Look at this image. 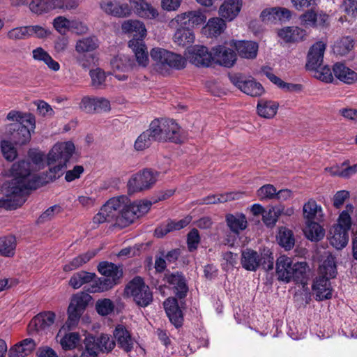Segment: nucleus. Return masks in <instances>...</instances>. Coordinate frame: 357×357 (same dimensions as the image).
<instances>
[{"label":"nucleus","instance_id":"obj_1","mask_svg":"<svg viewBox=\"0 0 357 357\" xmlns=\"http://www.w3.org/2000/svg\"><path fill=\"white\" fill-rule=\"evenodd\" d=\"M29 166L26 162L13 165L10 172L13 179L8 190L10 195L7 199H0V208L16 209L25 202L29 190H35L39 185L40 181L30 174Z\"/></svg>","mask_w":357,"mask_h":357},{"label":"nucleus","instance_id":"obj_7","mask_svg":"<svg viewBox=\"0 0 357 357\" xmlns=\"http://www.w3.org/2000/svg\"><path fill=\"white\" fill-rule=\"evenodd\" d=\"M125 294L139 307H145L153 301V293L142 278L135 277L125 288Z\"/></svg>","mask_w":357,"mask_h":357},{"label":"nucleus","instance_id":"obj_61","mask_svg":"<svg viewBox=\"0 0 357 357\" xmlns=\"http://www.w3.org/2000/svg\"><path fill=\"white\" fill-rule=\"evenodd\" d=\"M70 20L64 16H57L52 22L53 27L61 35H64L69 31Z\"/></svg>","mask_w":357,"mask_h":357},{"label":"nucleus","instance_id":"obj_48","mask_svg":"<svg viewBox=\"0 0 357 357\" xmlns=\"http://www.w3.org/2000/svg\"><path fill=\"white\" fill-rule=\"evenodd\" d=\"M16 248V239L14 236L8 235L0 237V255L4 257H13Z\"/></svg>","mask_w":357,"mask_h":357},{"label":"nucleus","instance_id":"obj_17","mask_svg":"<svg viewBox=\"0 0 357 357\" xmlns=\"http://www.w3.org/2000/svg\"><path fill=\"white\" fill-rule=\"evenodd\" d=\"M213 61L220 65L230 68L236 60V53L230 48L224 45H218L212 49Z\"/></svg>","mask_w":357,"mask_h":357},{"label":"nucleus","instance_id":"obj_18","mask_svg":"<svg viewBox=\"0 0 357 357\" xmlns=\"http://www.w3.org/2000/svg\"><path fill=\"white\" fill-rule=\"evenodd\" d=\"M163 142L169 141L176 144L181 142V127L172 119H162Z\"/></svg>","mask_w":357,"mask_h":357},{"label":"nucleus","instance_id":"obj_16","mask_svg":"<svg viewBox=\"0 0 357 357\" xmlns=\"http://www.w3.org/2000/svg\"><path fill=\"white\" fill-rule=\"evenodd\" d=\"M326 47L322 41H318L312 45L307 56L306 67L308 70H317L321 67Z\"/></svg>","mask_w":357,"mask_h":357},{"label":"nucleus","instance_id":"obj_11","mask_svg":"<svg viewBox=\"0 0 357 357\" xmlns=\"http://www.w3.org/2000/svg\"><path fill=\"white\" fill-rule=\"evenodd\" d=\"M158 176L157 171L150 169H144L133 174L128 181V192L134 193L149 190L156 183Z\"/></svg>","mask_w":357,"mask_h":357},{"label":"nucleus","instance_id":"obj_36","mask_svg":"<svg viewBox=\"0 0 357 357\" xmlns=\"http://www.w3.org/2000/svg\"><path fill=\"white\" fill-rule=\"evenodd\" d=\"M278 107L277 102L260 99L257 106V113L261 117L271 119L277 114Z\"/></svg>","mask_w":357,"mask_h":357},{"label":"nucleus","instance_id":"obj_51","mask_svg":"<svg viewBox=\"0 0 357 357\" xmlns=\"http://www.w3.org/2000/svg\"><path fill=\"white\" fill-rule=\"evenodd\" d=\"M95 255L96 252L91 251L79 255V256L74 257L68 264H66L63 266V271L68 272L75 270L87 263Z\"/></svg>","mask_w":357,"mask_h":357},{"label":"nucleus","instance_id":"obj_44","mask_svg":"<svg viewBox=\"0 0 357 357\" xmlns=\"http://www.w3.org/2000/svg\"><path fill=\"white\" fill-rule=\"evenodd\" d=\"M99 47V40L96 36L84 37L77 41L75 50L79 53L92 52Z\"/></svg>","mask_w":357,"mask_h":357},{"label":"nucleus","instance_id":"obj_42","mask_svg":"<svg viewBox=\"0 0 357 357\" xmlns=\"http://www.w3.org/2000/svg\"><path fill=\"white\" fill-rule=\"evenodd\" d=\"M303 231L306 238L312 241H319L325 235L324 229L315 221L306 222Z\"/></svg>","mask_w":357,"mask_h":357},{"label":"nucleus","instance_id":"obj_15","mask_svg":"<svg viewBox=\"0 0 357 357\" xmlns=\"http://www.w3.org/2000/svg\"><path fill=\"white\" fill-rule=\"evenodd\" d=\"M190 61L196 66H209L213 61V52L204 46H194L188 50Z\"/></svg>","mask_w":357,"mask_h":357},{"label":"nucleus","instance_id":"obj_49","mask_svg":"<svg viewBox=\"0 0 357 357\" xmlns=\"http://www.w3.org/2000/svg\"><path fill=\"white\" fill-rule=\"evenodd\" d=\"M354 45V39L350 36H345L335 43L333 50L335 54L344 56L352 50Z\"/></svg>","mask_w":357,"mask_h":357},{"label":"nucleus","instance_id":"obj_19","mask_svg":"<svg viewBox=\"0 0 357 357\" xmlns=\"http://www.w3.org/2000/svg\"><path fill=\"white\" fill-rule=\"evenodd\" d=\"M114 337L117 342L118 347L128 353L133 349L135 340L132 337L130 332L123 325L116 326L114 333Z\"/></svg>","mask_w":357,"mask_h":357},{"label":"nucleus","instance_id":"obj_20","mask_svg":"<svg viewBox=\"0 0 357 357\" xmlns=\"http://www.w3.org/2000/svg\"><path fill=\"white\" fill-rule=\"evenodd\" d=\"M164 307L171 323L176 328L181 326L183 321V317L177 300L174 298H167L164 302Z\"/></svg>","mask_w":357,"mask_h":357},{"label":"nucleus","instance_id":"obj_37","mask_svg":"<svg viewBox=\"0 0 357 357\" xmlns=\"http://www.w3.org/2000/svg\"><path fill=\"white\" fill-rule=\"evenodd\" d=\"M325 171L332 176L349 178L357 174V163L352 166H349L347 162H344L341 165H335L331 167H326Z\"/></svg>","mask_w":357,"mask_h":357},{"label":"nucleus","instance_id":"obj_43","mask_svg":"<svg viewBox=\"0 0 357 357\" xmlns=\"http://www.w3.org/2000/svg\"><path fill=\"white\" fill-rule=\"evenodd\" d=\"M96 274L92 273H89L86 271H79L75 273L70 279L69 284L73 289H79L83 284H87L89 282L93 283V282L96 280Z\"/></svg>","mask_w":357,"mask_h":357},{"label":"nucleus","instance_id":"obj_30","mask_svg":"<svg viewBox=\"0 0 357 357\" xmlns=\"http://www.w3.org/2000/svg\"><path fill=\"white\" fill-rule=\"evenodd\" d=\"M226 222L230 231L237 236L240 232L245 230L248 226L245 215L243 213H236L226 215Z\"/></svg>","mask_w":357,"mask_h":357},{"label":"nucleus","instance_id":"obj_33","mask_svg":"<svg viewBox=\"0 0 357 357\" xmlns=\"http://www.w3.org/2000/svg\"><path fill=\"white\" fill-rule=\"evenodd\" d=\"M278 35L287 43H294L303 40L306 31L298 26H287L280 29Z\"/></svg>","mask_w":357,"mask_h":357},{"label":"nucleus","instance_id":"obj_29","mask_svg":"<svg viewBox=\"0 0 357 357\" xmlns=\"http://www.w3.org/2000/svg\"><path fill=\"white\" fill-rule=\"evenodd\" d=\"M335 77L347 84H351L357 81V73L342 63H336L333 66Z\"/></svg>","mask_w":357,"mask_h":357},{"label":"nucleus","instance_id":"obj_25","mask_svg":"<svg viewBox=\"0 0 357 357\" xmlns=\"http://www.w3.org/2000/svg\"><path fill=\"white\" fill-rule=\"evenodd\" d=\"M55 319V314L52 312L40 313L35 316L29 324L30 331H40L52 326Z\"/></svg>","mask_w":357,"mask_h":357},{"label":"nucleus","instance_id":"obj_41","mask_svg":"<svg viewBox=\"0 0 357 357\" xmlns=\"http://www.w3.org/2000/svg\"><path fill=\"white\" fill-rule=\"evenodd\" d=\"M174 35V41L179 46H186L194 42L195 35L193 32L185 27H177Z\"/></svg>","mask_w":357,"mask_h":357},{"label":"nucleus","instance_id":"obj_63","mask_svg":"<svg viewBox=\"0 0 357 357\" xmlns=\"http://www.w3.org/2000/svg\"><path fill=\"white\" fill-rule=\"evenodd\" d=\"M1 149L6 160L13 161L16 158L17 151L10 142L6 140L2 141L1 143Z\"/></svg>","mask_w":357,"mask_h":357},{"label":"nucleus","instance_id":"obj_21","mask_svg":"<svg viewBox=\"0 0 357 357\" xmlns=\"http://www.w3.org/2000/svg\"><path fill=\"white\" fill-rule=\"evenodd\" d=\"M10 138L15 144L23 145L31 139V130L20 123H10L8 128Z\"/></svg>","mask_w":357,"mask_h":357},{"label":"nucleus","instance_id":"obj_23","mask_svg":"<svg viewBox=\"0 0 357 357\" xmlns=\"http://www.w3.org/2000/svg\"><path fill=\"white\" fill-rule=\"evenodd\" d=\"M192 218L187 216L178 221L168 220L166 223L162 224L155 229V236L158 238H162L168 233L180 230L185 227L191 222Z\"/></svg>","mask_w":357,"mask_h":357},{"label":"nucleus","instance_id":"obj_45","mask_svg":"<svg viewBox=\"0 0 357 357\" xmlns=\"http://www.w3.org/2000/svg\"><path fill=\"white\" fill-rule=\"evenodd\" d=\"M54 0H31L30 10L36 15H43L55 9Z\"/></svg>","mask_w":357,"mask_h":357},{"label":"nucleus","instance_id":"obj_9","mask_svg":"<svg viewBox=\"0 0 357 357\" xmlns=\"http://www.w3.org/2000/svg\"><path fill=\"white\" fill-rule=\"evenodd\" d=\"M128 201L126 196L114 197L109 199L100 208L93 218V223L101 224L105 222H117L121 210L125 206V202Z\"/></svg>","mask_w":357,"mask_h":357},{"label":"nucleus","instance_id":"obj_50","mask_svg":"<svg viewBox=\"0 0 357 357\" xmlns=\"http://www.w3.org/2000/svg\"><path fill=\"white\" fill-rule=\"evenodd\" d=\"M277 240L279 245L286 250H291L295 244V238L292 231L286 227L280 229Z\"/></svg>","mask_w":357,"mask_h":357},{"label":"nucleus","instance_id":"obj_27","mask_svg":"<svg viewBox=\"0 0 357 357\" xmlns=\"http://www.w3.org/2000/svg\"><path fill=\"white\" fill-rule=\"evenodd\" d=\"M312 290L316 294L317 301L329 299L332 296V289L328 278L325 276L316 278L312 284Z\"/></svg>","mask_w":357,"mask_h":357},{"label":"nucleus","instance_id":"obj_47","mask_svg":"<svg viewBox=\"0 0 357 357\" xmlns=\"http://www.w3.org/2000/svg\"><path fill=\"white\" fill-rule=\"evenodd\" d=\"M84 349L82 353L81 357H98V354L100 351L97 337L92 335L86 336L84 340Z\"/></svg>","mask_w":357,"mask_h":357},{"label":"nucleus","instance_id":"obj_13","mask_svg":"<svg viewBox=\"0 0 357 357\" xmlns=\"http://www.w3.org/2000/svg\"><path fill=\"white\" fill-rule=\"evenodd\" d=\"M206 15L201 10H192L177 15L169 22L171 29L185 27L190 29L195 26L201 25L205 22Z\"/></svg>","mask_w":357,"mask_h":357},{"label":"nucleus","instance_id":"obj_14","mask_svg":"<svg viewBox=\"0 0 357 357\" xmlns=\"http://www.w3.org/2000/svg\"><path fill=\"white\" fill-rule=\"evenodd\" d=\"M81 111L86 114L108 112L111 110L110 102L105 98L96 96H84L79 104Z\"/></svg>","mask_w":357,"mask_h":357},{"label":"nucleus","instance_id":"obj_60","mask_svg":"<svg viewBox=\"0 0 357 357\" xmlns=\"http://www.w3.org/2000/svg\"><path fill=\"white\" fill-rule=\"evenodd\" d=\"M154 141L146 130L140 134L135 142L134 147L137 151H143L149 148Z\"/></svg>","mask_w":357,"mask_h":357},{"label":"nucleus","instance_id":"obj_6","mask_svg":"<svg viewBox=\"0 0 357 357\" xmlns=\"http://www.w3.org/2000/svg\"><path fill=\"white\" fill-rule=\"evenodd\" d=\"M274 259L273 253L264 250L259 255L257 251L246 248L241 252V264L242 267L248 271H256L260 266L266 271L273 269Z\"/></svg>","mask_w":357,"mask_h":357},{"label":"nucleus","instance_id":"obj_28","mask_svg":"<svg viewBox=\"0 0 357 357\" xmlns=\"http://www.w3.org/2000/svg\"><path fill=\"white\" fill-rule=\"evenodd\" d=\"M28 155L29 158L31 159L33 165L31 162L28 160H21L16 162L15 164L20 163L21 162H26L29 164V169L30 172V174L31 176H36L40 181L39 185L36 188L37 189L43 184V181H41V178L38 176L37 174H36L34 172L43 167L45 161V154L40 151L31 149L29 151Z\"/></svg>","mask_w":357,"mask_h":357},{"label":"nucleus","instance_id":"obj_32","mask_svg":"<svg viewBox=\"0 0 357 357\" xmlns=\"http://www.w3.org/2000/svg\"><path fill=\"white\" fill-rule=\"evenodd\" d=\"M132 4L136 14L141 17L155 19L158 16L157 9L144 0H133Z\"/></svg>","mask_w":357,"mask_h":357},{"label":"nucleus","instance_id":"obj_52","mask_svg":"<svg viewBox=\"0 0 357 357\" xmlns=\"http://www.w3.org/2000/svg\"><path fill=\"white\" fill-rule=\"evenodd\" d=\"M263 73L264 75L267 77V78L273 84H276L278 86H279L281 89H285L287 91H294L296 90L298 85L297 84H292L286 83L284 81H282L280 78L275 75L271 71V68L268 67H265L262 69Z\"/></svg>","mask_w":357,"mask_h":357},{"label":"nucleus","instance_id":"obj_31","mask_svg":"<svg viewBox=\"0 0 357 357\" xmlns=\"http://www.w3.org/2000/svg\"><path fill=\"white\" fill-rule=\"evenodd\" d=\"M241 6V0H225L219 8V14L222 18L231 21L239 13Z\"/></svg>","mask_w":357,"mask_h":357},{"label":"nucleus","instance_id":"obj_57","mask_svg":"<svg viewBox=\"0 0 357 357\" xmlns=\"http://www.w3.org/2000/svg\"><path fill=\"white\" fill-rule=\"evenodd\" d=\"M153 202L148 200H137L130 203L137 218L146 214L151 208Z\"/></svg>","mask_w":357,"mask_h":357},{"label":"nucleus","instance_id":"obj_62","mask_svg":"<svg viewBox=\"0 0 357 357\" xmlns=\"http://www.w3.org/2000/svg\"><path fill=\"white\" fill-rule=\"evenodd\" d=\"M277 190L271 184H266L261 186L257 190V196L261 200L272 199L276 197Z\"/></svg>","mask_w":357,"mask_h":357},{"label":"nucleus","instance_id":"obj_10","mask_svg":"<svg viewBox=\"0 0 357 357\" xmlns=\"http://www.w3.org/2000/svg\"><path fill=\"white\" fill-rule=\"evenodd\" d=\"M150 55L160 68L169 67L175 70H181L185 67L187 63L185 58L181 55L160 47L153 48Z\"/></svg>","mask_w":357,"mask_h":357},{"label":"nucleus","instance_id":"obj_56","mask_svg":"<svg viewBox=\"0 0 357 357\" xmlns=\"http://www.w3.org/2000/svg\"><path fill=\"white\" fill-rule=\"evenodd\" d=\"M97 340L100 351L102 353H109L115 347V340L107 334H101Z\"/></svg>","mask_w":357,"mask_h":357},{"label":"nucleus","instance_id":"obj_54","mask_svg":"<svg viewBox=\"0 0 357 357\" xmlns=\"http://www.w3.org/2000/svg\"><path fill=\"white\" fill-rule=\"evenodd\" d=\"M79 340V335L77 333H68L63 335L59 342L63 349L66 350L73 349L76 347Z\"/></svg>","mask_w":357,"mask_h":357},{"label":"nucleus","instance_id":"obj_59","mask_svg":"<svg viewBox=\"0 0 357 357\" xmlns=\"http://www.w3.org/2000/svg\"><path fill=\"white\" fill-rule=\"evenodd\" d=\"M232 194L211 195L202 198L199 201L200 204H214L217 203H223L233 199Z\"/></svg>","mask_w":357,"mask_h":357},{"label":"nucleus","instance_id":"obj_39","mask_svg":"<svg viewBox=\"0 0 357 357\" xmlns=\"http://www.w3.org/2000/svg\"><path fill=\"white\" fill-rule=\"evenodd\" d=\"M303 215L307 222L319 220L322 217V209L314 200L310 199L303 206Z\"/></svg>","mask_w":357,"mask_h":357},{"label":"nucleus","instance_id":"obj_46","mask_svg":"<svg viewBox=\"0 0 357 357\" xmlns=\"http://www.w3.org/2000/svg\"><path fill=\"white\" fill-rule=\"evenodd\" d=\"M284 211V206L279 204L271 206L268 210H265L263 214V221L266 225L273 227L277 222L279 217L282 215Z\"/></svg>","mask_w":357,"mask_h":357},{"label":"nucleus","instance_id":"obj_38","mask_svg":"<svg viewBox=\"0 0 357 357\" xmlns=\"http://www.w3.org/2000/svg\"><path fill=\"white\" fill-rule=\"evenodd\" d=\"M111 66L114 71L126 73L131 70L135 63L129 56L123 54L114 57L111 61Z\"/></svg>","mask_w":357,"mask_h":357},{"label":"nucleus","instance_id":"obj_12","mask_svg":"<svg viewBox=\"0 0 357 357\" xmlns=\"http://www.w3.org/2000/svg\"><path fill=\"white\" fill-rule=\"evenodd\" d=\"M230 82L244 93L252 97H259L264 94L263 86L251 76L241 73L229 75Z\"/></svg>","mask_w":357,"mask_h":357},{"label":"nucleus","instance_id":"obj_5","mask_svg":"<svg viewBox=\"0 0 357 357\" xmlns=\"http://www.w3.org/2000/svg\"><path fill=\"white\" fill-rule=\"evenodd\" d=\"M98 269L104 277L98 278L91 284V288L89 290L93 293L109 290L119 282V280L123 275L122 269L111 262H100Z\"/></svg>","mask_w":357,"mask_h":357},{"label":"nucleus","instance_id":"obj_24","mask_svg":"<svg viewBox=\"0 0 357 357\" xmlns=\"http://www.w3.org/2000/svg\"><path fill=\"white\" fill-rule=\"evenodd\" d=\"M167 282L172 286L174 293L179 298H185L188 291V287L183 275L176 272L166 276Z\"/></svg>","mask_w":357,"mask_h":357},{"label":"nucleus","instance_id":"obj_58","mask_svg":"<svg viewBox=\"0 0 357 357\" xmlns=\"http://www.w3.org/2000/svg\"><path fill=\"white\" fill-rule=\"evenodd\" d=\"M114 308V305L109 298L99 299L96 304L97 312L102 316L109 314L113 312Z\"/></svg>","mask_w":357,"mask_h":357},{"label":"nucleus","instance_id":"obj_4","mask_svg":"<svg viewBox=\"0 0 357 357\" xmlns=\"http://www.w3.org/2000/svg\"><path fill=\"white\" fill-rule=\"evenodd\" d=\"M306 262L293 263L290 257L280 256L276 261V275L278 280L288 283L294 281L305 284L307 282Z\"/></svg>","mask_w":357,"mask_h":357},{"label":"nucleus","instance_id":"obj_64","mask_svg":"<svg viewBox=\"0 0 357 357\" xmlns=\"http://www.w3.org/2000/svg\"><path fill=\"white\" fill-rule=\"evenodd\" d=\"M97 197L95 194L85 192L79 195L77 201L79 205L85 208H91L96 204Z\"/></svg>","mask_w":357,"mask_h":357},{"label":"nucleus","instance_id":"obj_2","mask_svg":"<svg viewBox=\"0 0 357 357\" xmlns=\"http://www.w3.org/2000/svg\"><path fill=\"white\" fill-rule=\"evenodd\" d=\"M122 31L132 36L128 42V47L135 54L139 66L146 67L149 63L147 47L144 43L146 29L144 24L137 20H128L121 24Z\"/></svg>","mask_w":357,"mask_h":357},{"label":"nucleus","instance_id":"obj_40","mask_svg":"<svg viewBox=\"0 0 357 357\" xmlns=\"http://www.w3.org/2000/svg\"><path fill=\"white\" fill-rule=\"evenodd\" d=\"M331 236L329 238L330 243L334 248L337 250H341L344 248L349 241V232L346 230L336 229V227H333L331 231Z\"/></svg>","mask_w":357,"mask_h":357},{"label":"nucleus","instance_id":"obj_35","mask_svg":"<svg viewBox=\"0 0 357 357\" xmlns=\"http://www.w3.org/2000/svg\"><path fill=\"white\" fill-rule=\"evenodd\" d=\"M128 202H125V206L121 210L120 215L117 219V222L114 223V226L119 228H125L132 223L135 219H137V216L135 215V212L132 208V206L130 204H128Z\"/></svg>","mask_w":357,"mask_h":357},{"label":"nucleus","instance_id":"obj_53","mask_svg":"<svg viewBox=\"0 0 357 357\" xmlns=\"http://www.w3.org/2000/svg\"><path fill=\"white\" fill-rule=\"evenodd\" d=\"M226 24L222 18L213 17L206 24V29L211 36H219L225 29Z\"/></svg>","mask_w":357,"mask_h":357},{"label":"nucleus","instance_id":"obj_22","mask_svg":"<svg viewBox=\"0 0 357 357\" xmlns=\"http://www.w3.org/2000/svg\"><path fill=\"white\" fill-rule=\"evenodd\" d=\"M100 7L107 14L117 17H125L131 13V9L127 3H119L116 1H102Z\"/></svg>","mask_w":357,"mask_h":357},{"label":"nucleus","instance_id":"obj_8","mask_svg":"<svg viewBox=\"0 0 357 357\" xmlns=\"http://www.w3.org/2000/svg\"><path fill=\"white\" fill-rule=\"evenodd\" d=\"M91 296L84 292H80L75 294L70 303L68 308V318L65 326L59 330L57 337L62 335L66 331L65 326L68 329L74 328L79 322L80 317L85 310Z\"/></svg>","mask_w":357,"mask_h":357},{"label":"nucleus","instance_id":"obj_34","mask_svg":"<svg viewBox=\"0 0 357 357\" xmlns=\"http://www.w3.org/2000/svg\"><path fill=\"white\" fill-rule=\"evenodd\" d=\"M7 119L9 121H15V123H20L22 126H27L30 130H34L36 128L35 117L30 113H22L12 110L8 114Z\"/></svg>","mask_w":357,"mask_h":357},{"label":"nucleus","instance_id":"obj_3","mask_svg":"<svg viewBox=\"0 0 357 357\" xmlns=\"http://www.w3.org/2000/svg\"><path fill=\"white\" fill-rule=\"evenodd\" d=\"M75 151V146L71 142L56 143L49 152L47 160V165L54 166L50 168L46 173L45 182L53 181L63 174V169Z\"/></svg>","mask_w":357,"mask_h":357},{"label":"nucleus","instance_id":"obj_55","mask_svg":"<svg viewBox=\"0 0 357 357\" xmlns=\"http://www.w3.org/2000/svg\"><path fill=\"white\" fill-rule=\"evenodd\" d=\"M162 119H154L151 121L149 128L146 131L150 134L152 139L158 142H163L162 128L161 127Z\"/></svg>","mask_w":357,"mask_h":357},{"label":"nucleus","instance_id":"obj_26","mask_svg":"<svg viewBox=\"0 0 357 357\" xmlns=\"http://www.w3.org/2000/svg\"><path fill=\"white\" fill-rule=\"evenodd\" d=\"M238 55L244 59H253L258 52V44L250 40L232 41Z\"/></svg>","mask_w":357,"mask_h":357}]
</instances>
